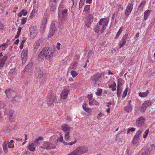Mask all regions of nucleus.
Here are the masks:
<instances>
[{
  "label": "nucleus",
  "mask_w": 155,
  "mask_h": 155,
  "mask_svg": "<svg viewBox=\"0 0 155 155\" xmlns=\"http://www.w3.org/2000/svg\"><path fill=\"white\" fill-rule=\"evenodd\" d=\"M42 51L45 58L47 59L50 60L53 57L54 52V49H43Z\"/></svg>",
  "instance_id": "f257e3e1"
},
{
  "label": "nucleus",
  "mask_w": 155,
  "mask_h": 155,
  "mask_svg": "<svg viewBox=\"0 0 155 155\" xmlns=\"http://www.w3.org/2000/svg\"><path fill=\"white\" fill-rule=\"evenodd\" d=\"M76 150L78 155H81L87 153L88 151V149L87 147L84 145H82L77 147L76 149Z\"/></svg>",
  "instance_id": "f03ea898"
},
{
  "label": "nucleus",
  "mask_w": 155,
  "mask_h": 155,
  "mask_svg": "<svg viewBox=\"0 0 155 155\" xmlns=\"http://www.w3.org/2000/svg\"><path fill=\"white\" fill-rule=\"evenodd\" d=\"M29 31H30V36L31 38L34 39L38 34V31L36 26H31L29 28Z\"/></svg>",
  "instance_id": "7ed1b4c3"
},
{
  "label": "nucleus",
  "mask_w": 155,
  "mask_h": 155,
  "mask_svg": "<svg viewBox=\"0 0 155 155\" xmlns=\"http://www.w3.org/2000/svg\"><path fill=\"white\" fill-rule=\"evenodd\" d=\"M142 131L140 130H138L136 133L132 140V143L135 145L139 141L140 137H141Z\"/></svg>",
  "instance_id": "20e7f679"
},
{
  "label": "nucleus",
  "mask_w": 155,
  "mask_h": 155,
  "mask_svg": "<svg viewBox=\"0 0 155 155\" xmlns=\"http://www.w3.org/2000/svg\"><path fill=\"white\" fill-rule=\"evenodd\" d=\"M56 99V96L54 94H48L47 96L46 102L48 105H51L53 103Z\"/></svg>",
  "instance_id": "39448f33"
},
{
  "label": "nucleus",
  "mask_w": 155,
  "mask_h": 155,
  "mask_svg": "<svg viewBox=\"0 0 155 155\" xmlns=\"http://www.w3.org/2000/svg\"><path fill=\"white\" fill-rule=\"evenodd\" d=\"M68 16V10L64 9L63 10L58 11V17L62 20H65L67 19Z\"/></svg>",
  "instance_id": "423d86ee"
},
{
  "label": "nucleus",
  "mask_w": 155,
  "mask_h": 155,
  "mask_svg": "<svg viewBox=\"0 0 155 155\" xmlns=\"http://www.w3.org/2000/svg\"><path fill=\"white\" fill-rule=\"evenodd\" d=\"M28 49H24L21 52V57L22 60V64H25L27 60Z\"/></svg>",
  "instance_id": "0eeeda50"
},
{
  "label": "nucleus",
  "mask_w": 155,
  "mask_h": 155,
  "mask_svg": "<svg viewBox=\"0 0 155 155\" xmlns=\"http://www.w3.org/2000/svg\"><path fill=\"white\" fill-rule=\"evenodd\" d=\"M56 30V27L54 23H52L51 25L49 32V34L48 35L49 38L51 37L54 34Z\"/></svg>",
  "instance_id": "6e6552de"
},
{
  "label": "nucleus",
  "mask_w": 155,
  "mask_h": 155,
  "mask_svg": "<svg viewBox=\"0 0 155 155\" xmlns=\"http://www.w3.org/2000/svg\"><path fill=\"white\" fill-rule=\"evenodd\" d=\"M133 2L129 3L126 9L125 14L127 17H128L130 14L133 9Z\"/></svg>",
  "instance_id": "1a4fd4ad"
},
{
  "label": "nucleus",
  "mask_w": 155,
  "mask_h": 155,
  "mask_svg": "<svg viewBox=\"0 0 155 155\" xmlns=\"http://www.w3.org/2000/svg\"><path fill=\"white\" fill-rule=\"evenodd\" d=\"M43 44L41 40H39L35 43L34 45V48H45V47H43Z\"/></svg>",
  "instance_id": "9d476101"
},
{
  "label": "nucleus",
  "mask_w": 155,
  "mask_h": 155,
  "mask_svg": "<svg viewBox=\"0 0 155 155\" xmlns=\"http://www.w3.org/2000/svg\"><path fill=\"white\" fill-rule=\"evenodd\" d=\"M101 76V74L100 73H97L91 77V81L95 83L99 79Z\"/></svg>",
  "instance_id": "9b49d317"
},
{
  "label": "nucleus",
  "mask_w": 155,
  "mask_h": 155,
  "mask_svg": "<svg viewBox=\"0 0 155 155\" xmlns=\"http://www.w3.org/2000/svg\"><path fill=\"white\" fill-rule=\"evenodd\" d=\"M5 93L7 97L9 98L13 95L16 94L15 92L11 89H7L5 91Z\"/></svg>",
  "instance_id": "f8f14e48"
},
{
  "label": "nucleus",
  "mask_w": 155,
  "mask_h": 155,
  "mask_svg": "<svg viewBox=\"0 0 155 155\" xmlns=\"http://www.w3.org/2000/svg\"><path fill=\"white\" fill-rule=\"evenodd\" d=\"M145 120L144 118L142 116L138 118L136 121V124L138 127H141L144 123Z\"/></svg>",
  "instance_id": "ddd939ff"
},
{
  "label": "nucleus",
  "mask_w": 155,
  "mask_h": 155,
  "mask_svg": "<svg viewBox=\"0 0 155 155\" xmlns=\"http://www.w3.org/2000/svg\"><path fill=\"white\" fill-rule=\"evenodd\" d=\"M69 92V91L67 88L63 90L61 95V98L64 100L66 99Z\"/></svg>",
  "instance_id": "4468645a"
},
{
  "label": "nucleus",
  "mask_w": 155,
  "mask_h": 155,
  "mask_svg": "<svg viewBox=\"0 0 155 155\" xmlns=\"http://www.w3.org/2000/svg\"><path fill=\"white\" fill-rule=\"evenodd\" d=\"M128 37V34H126L122 38L121 40L120 41V48H122L123 47L124 45L126 42V40L127 39Z\"/></svg>",
  "instance_id": "2eb2a0df"
},
{
  "label": "nucleus",
  "mask_w": 155,
  "mask_h": 155,
  "mask_svg": "<svg viewBox=\"0 0 155 155\" xmlns=\"http://www.w3.org/2000/svg\"><path fill=\"white\" fill-rule=\"evenodd\" d=\"M108 20L105 18H101L99 22L100 25L107 26L108 23Z\"/></svg>",
  "instance_id": "dca6fc26"
},
{
  "label": "nucleus",
  "mask_w": 155,
  "mask_h": 155,
  "mask_svg": "<svg viewBox=\"0 0 155 155\" xmlns=\"http://www.w3.org/2000/svg\"><path fill=\"white\" fill-rule=\"evenodd\" d=\"M44 73L41 70L39 69L35 73V75L36 77L38 78H41L43 76Z\"/></svg>",
  "instance_id": "f3484780"
},
{
  "label": "nucleus",
  "mask_w": 155,
  "mask_h": 155,
  "mask_svg": "<svg viewBox=\"0 0 155 155\" xmlns=\"http://www.w3.org/2000/svg\"><path fill=\"white\" fill-rule=\"evenodd\" d=\"M50 8L51 11H53L55 10L56 8L55 0H50Z\"/></svg>",
  "instance_id": "a211bd4d"
},
{
  "label": "nucleus",
  "mask_w": 155,
  "mask_h": 155,
  "mask_svg": "<svg viewBox=\"0 0 155 155\" xmlns=\"http://www.w3.org/2000/svg\"><path fill=\"white\" fill-rule=\"evenodd\" d=\"M43 138L42 137H39L36 138L34 141L33 143L35 146H37L39 145L41 143V140H43Z\"/></svg>",
  "instance_id": "6ab92c4d"
},
{
  "label": "nucleus",
  "mask_w": 155,
  "mask_h": 155,
  "mask_svg": "<svg viewBox=\"0 0 155 155\" xmlns=\"http://www.w3.org/2000/svg\"><path fill=\"white\" fill-rule=\"evenodd\" d=\"M7 59V56H4L0 59V68L3 67Z\"/></svg>",
  "instance_id": "aec40b11"
},
{
  "label": "nucleus",
  "mask_w": 155,
  "mask_h": 155,
  "mask_svg": "<svg viewBox=\"0 0 155 155\" xmlns=\"http://www.w3.org/2000/svg\"><path fill=\"white\" fill-rule=\"evenodd\" d=\"M89 104L91 105H96L98 106L99 104L98 102L96 101L95 100H94L92 98L89 99Z\"/></svg>",
  "instance_id": "412c9836"
},
{
  "label": "nucleus",
  "mask_w": 155,
  "mask_h": 155,
  "mask_svg": "<svg viewBox=\"0 0 155 155\" xmlns=\"http://www.w3.org/2000/svg\"><path fill=\"white\" fill-rule=\"evenodd\" d=\"M82 107L84 110L88 113L91 114V108L87 107V104L85 103H84L82 105Z\"/></svg>",
  "instance_id": "4be33fe9"
},
{
  "label": "nucleus",
  "mask_w": 155,
  "mask_h": 155,
  "mask_svg": "<svg viewBox=\"0 0 155 155\" xmlns=\"http://www.w3.org/2000/svg\"><path fill=\"white\" fill-rule=\"evenodd\" d=\"M61 129L64 132H66V131H69L70 128L67 124H63L61 126Z\"/></svg>",
  "instance_id": "5701e85b"
},
{
  "label": "nucleus",
  "mask_w": 155,
  "mask_h": 155,
  "mask_svg": "<svg viewBox=\"0 0 155 155\" xmlns=\"http://www.w3.org/2000/svg\"><path fill=\"white\" fill-rule=\"evenodd\" d=\"M34 145L33 143H29L28 146V148L30 151H35L36 148Z\"/></svg>",
  "instance_id": "b1692460"
},
{
  "label": "nucleus",
  "mask_w": 155,
  "mask_h": 155,
  "mask_svg": "<svg viewBox=\"0 0 155 155\" xmlns=\"http://www.w3.org/2000/svg\"><path fill=\"white\" fill-rule=\"evenodd\" d=\"M14 113V111L12 110H9V114H8V116L9 117V120L11 121H14V119L13 117V115Z\"/></svg>",
  "instance_id": "393cba45"
},
{
  "label": "nucleus",
  "mask_w": 155,
  "mask_h": 155,
  "mask_svg": "<svg viewBox=\"0 0 155 155\" xmlns=\"http://www.w3.org/2000/svg\"><path fill=\"white\" fill-rule=\"evenodd\" d=\"M44 54L43 53V51H42L39 54L38 57V60L39 61H42L44 60Z\"/></svg>",
  "instance_id": "a878e982"
},
{
  "label": "nucleus",
  "mask_w": 155,
  "mask_h": 155,
  "mask_svg": "<svg viewBox=\"0 0 155 155\" xmlns=\"http://www.w3.org/2000/svg\"><path fill=\"white\" fill-rule=\"evenodd\" d=\"M94 18L93 16H91L90 17V19L87 20L85 22L86 25L88 28L90 27L91 22L92 21L93 19Z\"/></svg>",
  "instance_id": "bb28decb"
},
{
  "label": "nucleus",
  "mask_w": 155,
  "mask_h": 155,
  "mask_svg": "<svg viewBox=\"0 0 155 155\" xmlns=\"http://www.w3.org/2000/svg\"><path fill=\"white\" fill-rule=\"evenodd\" d=\"M151 12V11L150 10H147L146 11L144 12V20H146L148 18V17L149 15Z\"/></svg>",
  "instance_id": "cd10ccee"
},
{
  "label": "nucleus",
  "mask_w": 155,
  "mask_h": 155,
  "mask_svg": "<svg viewBox=\"0 0 155 155\" xmlns=\"http://www.w3.org/2000/svg\"><path fill=\"white\" fill-rule=\"evenodd\" d=\"M2 146L4 152L7 153L8 152L7 142L5 141L3 143Z\"/></svg>",
  "instance_id": "c85d7f7f"
},
{
  "label": "nucleus",
  "mask_w": 155,
  "mask_h": 155,
  "mask_svg": "<svg viewBox=\"0 0 155 155\" xmlns=\"http://www.w3.org/2000/svg\"><path fill=\"white\" fill-rule=\"evenodd\" d=\"M149 93V91L147 90L146 91L144 92H140L139 93V95L142 97H146Z\"/></svg>",
  "instance_id": "c756f323"
},
{
  "label": "nucleus",
  "mask_w": 155,
  "mask_h": 155,
  "mask_svg": "<svg viewBox=\"0 0 155 155\" xmlns=\"http://www.w3.org/2000/svg\"><path fill=\"white\" fill-rule=\"evenodd\" d=\"M146 4V1H142L140 4V5L138 7V10H140L141 11L143 9V8L144 7V5H145Z\"/></svg>",
  "instance_id": "7c9ffc66"
},
{
  "label": "nucleus",
  "mask_w": 155,
  "mask_h": 155,
  "mask_svg": "<svg viewBox=\"0 0 155 155\" xmlns=\"http://www.w3.org/2000/svg\"><path fill=\"white\" fill-rule=\"evenodd\" d=\"M124 83V81L122 78H120L117 81V87H121Z\"/></svg>",
  "instance_id": "2f4dec72"
},
{
  "label": "nucleus",
  "mask_w": 155,
  "mask_h": 155,
  "mask_svg": "<svg viewBox=\"0 0 155 155\" xmlns=\"http://www.w3.org/2000/svg\"><path fill=\"white\" fill-rule=\"evenodd\" d=\"M116 87V84L115 81L113 82V84L109 86V88H111L112 91H115Z\"/></svg>",
  "instance_id": "473e14b6"
},
{
  "label": "nucleus",
  "mask_w": 155,
  "mask_h": 155,
  "mask_svg": "<svg viewBox=\"0 0 155 155\" xmlns=\"http://www.w3.org/2000/svg\"><path fill=\"white\" fill-rule=\"evenodd\" d=\"M90 11V6L89 5H87L84 8V11L86 14L88 13Z\"/></svg>",
  "instance_id": "72a5a7b5"
},
{
  "label": "nucleus",
  "mask_w": 155,
  "mask_h": 155,
  "mask_svg": "<svg viewBox=\"0 0 155 155\" xmlns=\"http://www.w3.org/2000/svg\"><path fill=\"white\" fill-rule=\"evenodd\" d=\"M132 109L131 106V105H129L124 108V110L127 112H130Z\"/></svg>",
  "instance_id": "f704fd0d"
},
{
  "label": "nucleus",
  "mask_w": 155,
  "mask_h": 155,
  "mask_svg": "<svg viewBox=\"0 0 155 155\" xmlns=\"http://www.w3.org/2000/svg\"><path fill=\"white\" fill-rule=\"evenodd\" d=\"M151 104V102L150 101H145L143 104V106H144L146 108L150 106Z\"/></svg>",
  "instance_id": "c9c22d12"
},
{
  "label": "nucleus",
  "mask_w": 155,
  "mask_h": 155,
  "mask_svg": "<svg viewBox=\"0 0 155 155\" xmlns=\"http://www.w3.org/2000/svg\"><path fill=\"white\" fill-rule=\"evenodd\" d=\"M122 91V87H117V96L118 97H119L120 96V94L121 93Z\"/></svg>",
  "instance_id": "e433bc0d"
},
{
  "label": "nucleus",
  "mask_w": 155,
  "mask_h": 155,
  "mask_svg": "<svg viewBox=\"0 0 155 155\" xmlns=\"http://www.w3.org/2000/svg\"><path fill=\"white\" fill-rule=\"evenodd\" d=\"M47 20L46 18H44L42 21V23L41 25V27L44 29L47 24Z\"/></svg>",
  "instance_id": "4c0bfd02"
},
{
  "label": "nucleus",
  "mask_w": 155,
  "mask_h": 155,
  "mask_svg": "<svg viewBox=\"0 0 155 155\" xmlns=\"http://www.w3.org/2000/svg\"><path fill=\"white\" fill-rule=\"evenodd\" d=\"M48 145V149H54L56 147V146L55 144H52L51 143H49V144Z\"/></svg>",
  "instance_id": "58836bf2"
},
{
  "label": "nucleus",
  "mask_w": 155,
  "mask_h": 155,
  "mask_svg": "<svg viewBox=\"0 0 155 155\" xmlns=\"http://www.w3.org/2000/svg\"><path fill=\"white\" fill-rule=\"evenodd\" d=\"M48 144H49V142L46 141L44 142L42 145V146L40 147L41 148H43L44 149H48Z\"/></svg>",
  "instance_id": "ea45409f"
},
{
  "label": "nucleus",
  "mask_w": 155,
  "mask_h": 155,
  "mask_svg": "<svg viewBox=\"0 0 155 155\" xmlns=\"http://www.w3.org/2000/svg\"><path fill=\"white\" fill-rule=\"evenodd\" d=\"M32 65V63H29L27 66L25 67L24 70L27 71L29 69H31Z\"/></svg>",
  "instance_id": "a19ab883"
},
{
  "label": "nucleus",
  "mask_w": 155,
  "mask_h": 155,
  "mask_svg": "<svg viewBox=\"0 0 155 155\" xmlns=\"http://www.w3.org/2000/svg\"><path fill=\"white\" fill-rule=\"evenodd\" d=\"M71 74L72 77L74 78L77 76L78 73L76 71H72L71 72Z\"/></svg>",
  "instance_id": "79ce46f5"
},
{
  "label": "nucleus",
  "mask_w": 155,
  "mask_h": 155,
  "mask_svg": "<svg viewBox=\"0 0 155 155\" xmlns=\"http://www.w3.org/2000/svg\"><path fill=\"white\" fill-rule=\"evenodd\" d=\"M122 138L120 137V136L119 134H118L116 136V137L115 140L116 141L118 142V143H119L122 141Z\"/></svg>",
  "instance_id": "37998d69"
},
{
  "label": "nucleus",
  "mask_w": 155,
  "mask_h": 155,
  "mask_svg": "<svg viewBox=\"0 0 155 155\" xmlns=\"http://www.w3.org/2000/svg\"><path fill=\"white\" fill-rule=\"evenodd\" d=\"M67 155H78L76 149L73 151L70 152Z\"/></svg>",
  "instance_id": "c03bdc74"
},
{
  "label": "nucleus",
  "mask_w": 155,
  "mask_h": 155,
  "mask_svg": "<svg viewBox=\"0 0 155 155\" xmlns=\"http://www.w3.org/2000/svg\"><path fill=\"white\" fill-rule=\"evenodd\" d=\"M19 98L18 96H16L14 97H13L12 99V102L13 103H15L16 101H18V99Z\"/></svg>",
  "instance_id": "a18cd8bd"
},
{
  "label": "nucleus",
  "mask_w": 155,
  "mask_h": 155,
  "mask_svg": "<svg viewBox=\"0 0 155 155\" xmlns=\"http://www.w3.org/2000/svg\"><path fill=\"white\" fill-rule=\"evenodd\" d=\"M123 29V27H120V28L119 29V31H118V32H117V33L116 35V36H115V37L116 38H117L119 36L120 34L122 31Z\"/></svg>",
  "instance_id": "49530a36"
},
{
  "label": "nucleus",
  "mask_w": 155,
  "mask_h": 155,
  "mask_svg": "<svg viewBox=\"0 0 155 155\" xmlns=\"http://www.w3.org/2000/svg\"><path fill=\"white\" fill-rule=\"evenodd\" d=\"M69 132H67L66 133L65 135H64V139L65 140L68 141L69 140L70 138V136H69Z\"/></svg>",
  "instance_id": "de8ad7c7"
},
{
  "label": "nucleus",
  "mask_w": 155,
  "mask_h": 155,
  "mask_svg": "<svg viewBox=\"0 0 155 155\" xmlns=\"http://www.w3.org/2000/svg\"><path fill=\"white\" fill-rule=\"evenodd\" d=\"M150 152L147 150H144L141 155H149Z\"/></svg>",
  "instance_id": "09e8293b"
},
{
  "label": "nucleus",
  "mask_w": 155,
  "mask_h": 155,
  "mask_svg": "<svg viewBox=\"0 0 155 155\" xmlns=\"http://www.w3.org/2000/svg\"><path fill=\"white\" fill-rule=\"evenodd\" d=\"M102 90L101 89L98 88L97 91L96 93V94L97 96H101V95Z\"/></svg>",
  "instance_id": "8fccbe9b"
},
{
  "label": "nucleus",
  "mask_w": 155,
  "mask_h": 155,
  "mask_svg": "<svg viewBox=\"0 0 155 155\" xmlns=\"http://www.w3.org/2000/svg\"><path fill=\"white\" fill-rule=\"evenodd\" d=\"M128 88L127 87V88H126L124 91L123 92V95H122V97L123 98H124L125 97H126L127 94V91H128Z\"/></svg>",
  "instance_id": "3c124183"
},
{
  "label": "nucleus",
  "mask_w": 155,
  "mask_h": 155,
  "mask_svg": "<svg viewBox=\"0 0 155 155\" xmlns=\"http://www.w3.org/2000/svg\"><path fill=\"white\" fill-rule=\"evenodd\" d=\"M85 0H81L79 3V8H81L82 7V6L84 4V2Z\"/></svg>",
  "instance_id": "603ef678"
},
{
  "label": "nucleus",
  "mask_w": 155,
  "mask_h": 155,
  "mask_svg": "<svg viewBox=\"0 0 155 155\" xmlns=\"http://www.w3.org/2000/svg\"><path fill=\"white\" fill-rule=\"evenodd\" d=\"M147 108L145 107L144 106H143L142 104L141 107L140 108V110L141 112H143L145 111Z\"/></svg>",
  "instance_id": "864d4df0"
},
{
  "label": "nucleus",
  "mask_w": 155,
  "mask_h": 155,
  "mask_svg": "<svg viewBox=\"0 0 155 155\" xmlns=\"http://www.w3.org/2000/svg\"><path fill=\"white\" fill-rule=\"evenodd\" d=\"M149 129H147L146 130L143 134V138H146L149 133Z\"/></svg>",
  "instance_id": "5fc2aeb1"
},
{
  "label": "nucleus",
  "mask_w": 155,
  "mask_h": 155,
  "mask_svg": "<svg viewBox=\"0 0 155 155\" xmlns=\"http://www.w3.org/2000/svg\"><path fill=\"white\" fill-rule=\"evenodd\" d=\"M104 115L101 112L98 114L97 116V119L99 120L101 119V117L104 116Z\"/></svg>",
  "instance_id": "6e6d98bb"
},
{
  "label": "nucleus",
  "mask_w": 155,
  "mask_h": 155,
  "mask_svg": "<svg viewBox=\"0 0 155 155\" xmlns=\"http://www.w3.org/2000/svg\"><path fill=\"white\" fill-rule=\"evenodd\" d=\"M27 18H22L21 20V25H24L25 23L27 21Z\"/></svg>",
  "instance_id": "4d7b16f0"
},
{
  "label": "nucleus",
  "mask_w": 155,
  "mask_h": 155,
  "mask_svg": "<svg viewBox=\"0 0 155 155\" xmlns=\"http://www.w3.org/2000/svg\"><path fill=\"white\" fill-rule=\"evenodd\" d=\"M21 12L22 15L24 16L26 15L27 14V12L25 9H22Z\"/></svg>",
  "instance_id": "13d9d810"
},
{
  "label": "nucleus",
  "mask_w": 155,
  "mask_h": 155,
  "mask_svg": "<svg viewBox=\"0 0 155 155\" xmlns=\"http://www.w3.org/2000/svg\"><path fill=\"white\" fill-rule=\"evenodd\" d=\"M94 31L96 32H98L100 30L99 27L98 25H97L95 28L94 29Z\"/></svg>",
  "instance_id": "bf43d9fd"
},
{
  "label": "nucleus",
  "mask_w": 155,
  "mask_h": 155,
  "mask_svg": "<svg viewBox=\"0 0 155 155\" xmlns=\"http://www.w3.org/2000/svg\"><path fill=\"white\" fill-rule=\"evenodd\" d=\"M7 145L8 147L9 148H13L14 147V144H12L11 143H9V142H7Z\"/></svg>",
  "instance_id": "052dcab7"
},
{
  "label": "nucleus",
  "mask_w": 155,
  "mask_h": 155,
  "mask_svg": "<svg viewBox=\"0 0 155 155\" xmlns=\"http://www.w3.org/2000/svg\"><path fill=\"white\" fill-rule=\"evenodd\" d=\"M58 141H59L61 142H63V137L62 135L60 136L58 138L57 140Z\"/></svg>",
  "instance_id": "680f3d73"
},
{
  "label": "nucleus",
  "mask_w": 155,
  "mask_h": 155,
  "mask_svg": "<svg viewBox=\"0 0 155 155\" xmlns=\"http://www.w3.org/2000/svg\"><path fill=\"white\" fill-rule=\"evenodd\" d=\"M8 44V42H6L5 43H3L2 45H0V48H1L2 47H3L4 46L5 48H6L7 47L6 46Z\"/></svg>",
  "instance_id": "e2e57ef3"
},
{
  "label": "nucleus",
  "mask_w": 155,
  "mask_h": 155,
  "mask_svg": "<svg viewBox=\"0 0 155 155\" xmlns=\"http://www.w3.org/2000/svg\"><path fill=\"white\" fill-rule=\"evenodd\" d=\"M64 8V6L62 5H60L59 6L58 10L59 11L60 10H63L64 9L63 8Z\"/></svg>",
  "instance_id": "0e129e2a"
},
{
  "label": "nucleus",
  "mask_w": 155,
  "mask_h": 155,
  "mask_svg": "<svg viewBox=\"0 0 155 155\" xmlns=\"http://www.w3.org/2000/svg\"><path fill=\"white\" fill-rule=\"evenodd\" d=\"M77 142L76 140L75 139L74 141H71L69 143H68V145H72L73 144H75Z\"/></svg>",
  "instance_id": "69168bd1"
},
{
  "label": "nucleus",
  "mask_w": 155,
  "mask_h": 155,
  "mask_svg": "<svg viewBox=\"0 0 155 155\" xmlns=\"http://www.w3.org/2000/svg\"><path fill=\"white\" fill-rule=\"evenodd\" d=\"M37 9H35V8H34L33 9V10H32V12H31V15H34V13L36 12V11H37Z\"/></svg>",
  "instance_id": "338daca9"
},
{
  "label": "nucleus",
  "mask_w": 155,
  "mask_h": 155,
  "mask_svg": "<svg viewBox=\"0 0 155 155\" xmlns=\"http://www.w3.org/2000/svg\"><path fill=\"white\" fill-rule=\"evenodd\" d=\"M25 41H22L21 42V45L20 46V48H23V44H24V42Z\"/></svg>",
  "instance_id": "774afa93"
}]
</instances>
